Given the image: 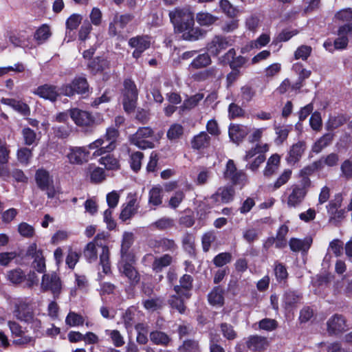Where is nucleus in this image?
I'll list each match as a JSON object with an SVG mask.
<instances>
[{
    "label": "nucleus",
    "instance_id": "nucleus-62",
    "mask_svg": "<svg viewBox=\"0 0 352 352\" xmlns=\"http://www.w3.org/2000/svg\"><path fill=\"white\" fill-rule=\"evenodd\" d=\"M232 260V255L228 252H223L219 254L214 258V263L217 267H221L228 263H230Z\"/></svg>",
    "mask_w": 352,
    "mask_h": 352
},
{
    "label": "nucleus",
    "instance_id": "nucleus-5",
    "mask_svg": "<svg viewBox=\"0 0 352 352\" xmlns=\"http://www.w3.org/2000/svg\"><path fill=\"white\" fill-rule=\"evenodd\" d=\"M311 186L310 179L304 177L300 182L291 186L287 198V204L289 208H296L304 201Z\"/></svg>",
    "mask_w": 352,
    "mask_h": 352
},
{
    "label": "nucleus",
    "instance_id": "nucleus-40",
    "mask_svg": "<svg viewBox=\"0 0 352 352\" xmlns=\"http://www.w3.org/2000/svg\"><path fill=\"white\" fill-rule=\"evenodd\" d=\"M210 63L211 58L210 55L207 53H204L194 58L190 66L195 69H200L209 65Z\"/></svg>",
    "mask_w": 352,
    "mask_h": 352
},
{
    "label": "nucleus",
    "instance_id": "nucleus-57",
    "mask_svg": "<svg viewBox=\"0 0 352 352\" xmlns=\"http://www.w3.org/2000/svg\"><path fill=\"white\" fill-rule=\"evenodd\" d=\"M91 30V24L87 21H84L78 31V39L81 42H85L89 38Z\"/></svg>",
    "mask_w": 352,
    "mask_h": 352
},
{
    "label": "nucleus",
    "instance_id": "nucleus-4",
    "mask_svg": "<svg viewBox=\"0 0 352 352\" xmlns=\"http://www.w3.org/2000/svg\"><path fill=\"white\" fill-rule=\"evenodd\" d=\"M14 315L18 320L27 324L34 332H38L42 327L38 314H35L31 307L24 301L15 304Z\"/></svg>",
    "mask_w": 352,
    "mask_h": 352
},
{
    "label": "nucleus",
    "instance_id": "nucleus-18",
    "mask_svg": "<svg viewBox=\"0 0 352 352\" xmlns=\"http://www.w3.org/2000/svg\"><path fill=\"white\" fill-rule=\"evenodd\" d=\"M135 262V257L133 261H130V258H125L121 257V260L118 264L120 272L124 274L132 283H137L139 280V277L137 271L133 267L132 264Z\"/></svg>",
    "mask_w": 352,
    "mask_h": 352
},
{
    "label": "nucleus",
    "instance_id": "nucleus-36",
    "mask_svg": "<svg viewBox=\"0 0 352 352\" xmlns=\"http://www.w3.org/2000/svg\"><path fill=\"white\" fill-rule=\"evenodd\" d=\"M333 134L326 133L319 138L313 145L312 151L318 153L322 150L329 146L333 140Z\"/></svg>",
    "mask_w": 352,
    "mask_h": 352
},
{
    "label": "nucleus",
    "instance_id": "nucleus-25",
    "mask_svg": "<svg viewBox=\"0 0 352 352\" xmlns=\"http://www.w3.org/2000/svg\"><path fill=\"white\" fill-rule=\"evenodd\" d=\"M1 103L10 106L16 111L22 115L28 116L30 113V109L28 105L21 101L16 100L12 98H4L1 100Z\"/></svg>",
    "mask_w": 352,
    "mask_h": 352
},
{
    "label": "nucleus",
    "instance_id": "nucleus-8",
    "mask_svg": "<svg viewBox=\"0 0 352 352\" xmlns=\"http://www.w3.org/2000/svg\"><path fill=\"white\" fill-rule=\"evenodd\" d=\"M153 134L154 132L150 127H140L134 134L129 137V141L139 148H152L154 147L151 141Z\"/></svg>",
    "mask_w": 352,
    "mask_h": 352
},
{
    "label": "nucleus",
    "instance_id": "nucleus-21",
    "mask_svg": "<svg viewBox=\"0 0 352 352\" xmlns=\"http://www.w3.org/2000/svg\"><path fill=\"white\" fill-rule=\"evenodd\" d=\"M139 208V203L134 197L131 198L126 204H123L122 209L120 215V219L126 221L131 219L137 213Z\"/></svg>",
    "mask_w": 352,
    "mask_h": 352
},
{
    "label": "nucleus",
    "instance_id": "nucleus-63",
    "mask_svg": "<svg viewBox=\"0 0 352 352\" xmlns=\"http://www.w3.org/2000/svg\"><path fill=\"white\" fill-rule=\"evenodd\" d=\"M345 121L346 119L342 116L331 117L329 118L327 124V128L328 130H333L342 125Z\"/></svg>",
    "mask_w": 352,
    "mask_h": 352
},
{
    "label": "nucleus",
    "instance_id": "nucleus-47",
    "mask_svg": "<svg viewBox=\"0 0 352 352\" xmlns=\"http://www.w3.org/2000/svg\"><path fill=\"white\" fill-rule=\"evenodd\" d=\"M82 20V16L78 14H72L66 20V33L68 31H73L76 30L80 24Z\"/></svg>",
    "mask_w": 352,
    "mask_h": 352
},
{
    "label": "nucleus",
    "instance_id": "nucleus-39",
    "mask_svg": "<svg viewBox=\"0 0 352 352\" xmlns=\"http://www.w3.org/2000/svg\"><path fill=\"white\" fill-rule=\"evenodd\" d=\"M219 6L223 13L228 16L234 18L239 13L238 9L234 7L228 0H220Z\"/></svg>",
    "mask_w": 352,
    "mask_h": 352
},
{
    "label": "nucleus",
    "instance_id": "nucleus-17",
    "mask_svg": "<svg viewBox=\"0 0 352 352\" xmlns=\"http://www.w3.org/2000/svg\"><path fill=\"white\" fill-rule=\"evenodd\" d=\"M234 195V189L232 186H228L218 188L217 192L212 195L211 200L217 204L230 202Z\"/></svg>",
    "mask_w": 352,
    "mask_h": 352
},
{
    "label": "nucleus",
    "instance_id": "nucleus-9",
    "mask_svg": "<svg viewBox=\"0 0 352 352\" xmlns=\"http://www.w3.org/2000/svg\"><path fill=\"white\" fill-rule=\"evenodd\" d=\"M41 287L43 291H50L54 298H57L61 292L62 283L57 274L51 272L43 274Z\"/></svg>",
    "mask_w": 352,
    "mask_h": 352
},
{
    "label": "nucleus",
    "instance_id": "nucleus-56",
    "mask_svg": "<svg viewBox=\"0 0 352 352\" xmlns=\"http://www.w3.org/2000/svg\"><path fill=\"white\" fill-rule=\"evenodd\" d=\"M312 49L309 45H302L298 47L294 52V58L296 60L302 59L307 60L310 56Z\"/></svg>",
    "mask_w": 352,
    "mask_h": 352
},
{
    "label": "nucleus",
    "instance_id": "nucleus-19",
    "mask_svg": "<svg viewBox=\"0 0 352 352\" xmlns=\"http://www.w3.org/2000/svg\"><path fill=\"white\" fill-rule=\"evenodd\" d=\"M33 93L39 97L54 101L58 96V91L56 87L50 85H44L37 87Z\"/></svg>",
    "mask_w": 352,
    "mask_h": 352
},
{
    "label": "nucleus",
    "instance_id": "nucleus-30",
    "mask_svg": "<svg viewBox=\"0 0 352 352\" xmlns=\"http://www.w3.org/2000/svg\"><path fill=\"white\" fill-rule=\"evenodd\" d=\"M312 243L311 238H305L304 239H298L296 238L291 239L289 241V247L294 252H306L307 251Z\"/></svg>",
    "mask_w": 352,
    "mask_h": 352
},
{
    "label": "nucleus",
    "instance_id": "nucleus-52",
    "mask_svg": "<svg viewBox=\"0 0 352 352\" xmlns=\"http://www.w3.org/2000/svg\"><path fill=\"white\" fill-rule=\"evenodd\" d=\"M143 304L146 310L154 311L162 307L164 301L160 298H150L144 300Z\"/></svg>",
    "mask_w": 352,
    "mask_h": 352
},
{
    "label": "nucleus",
    "instance_id": "nucleus-48",
    "mask_svg": "<svg viewBox=\"0 0 352 352\" xmlns=\"http://www.w3.org/2000/svg\"><path fill=\"white\" fill-rule=\"evenodd\" d=\"M151 340L156 344L166 345L170 342L169 337L164 332L153 331L150 334Z\"/></svg>",
    "mask_w": 352,
    "mask_h": 352
},
{
    "label": "nucleus",
    "instance_id": "nucleus-38",
    "mask_svg": "<svg viewBox=\"0 0 352 352\" xmlns=\"http://www.w3.org/2000/svg\"><path fill=\"white\" fill-rule=\"evenodd\" d=\"M51 34L50 28L47 25H43L36 30L34 37L38 44H42L50 37Z\"/></svg>",
    "mask_w": 352,
    "mask_h": 352
},
{
    "label": "nucleus",
    "instance_id": "nucleus-60",
    "mask_svg": "<svg viewBox=\"0 0 352 352\" xmlns=\"http://www.w3.org/2000/svg\"><path fill=\"white\" fill-rule=\"evenodd\" d=\"M105 332L111 337L116 346L119 347L124 344V338L118 330H106Z\"/></svg>",
    "mask_w": 352,
    "mask_h": 352
},
{
    "label": "nucleus",
    "instance_id": "nucleus-1",
    "mask_svg": "<svg viewBox=\"0 0 352 352\" xmlns=\"http://www.w3.org/2000/svg\"><path fill=\"white\" fill-rule=\"evenodd\" d=\"M119 133L113 128H108L106 134L90 143L87 146H71L67 154L68 161L72 164L81 165L87 163L90 157L89 150H94V157H98L115 149Z\"/></svg>",
    "mask_w": 352,
    "mask_h": 352
},
{
    "label": "nucleus",
    "instance_id": "nucleus-31",
    "mask_svg": "<svg viewBox=\"0 0 352 352\" xmlns=\"http://www.w3.org/2000/svg\"><path fill=\"white\" fill-rule=\"evenodd\" d=\"M87 173L89 175L90 180L93 183H101L105 179V173L103 168L89 164L87 168Z\"/></svg>",
    "mask_w": 352,
    "mask_h": 352
},
{
    "label": "nucleus",
    "instance_id": "nucleus-33",
    "mask_svg": "<svg viewBox=\"0 0 352 352\" xmlns=\"http://www.w3.org/2000/svg\"><path fill=\"white\" fill-rule=\"evenodd\" d=\"M223 290L219 287H214L208 294V299L210 305L221 307L223 305Z\"/></svg>",
    "mask_w": 352,
    "mask_h": 352
},
{
    "label": "nucleus",
    "instance_id": "nucleus-27",
    "mask_svg": "<svg viewBox=\"0 0 352 352\" xmlns=\"http://www.w3.org/2000/svg\"><path fill=\"white\" fill-rule=\"evenodd\" d=\"M133 243V234L131 232H124L121 245V257L124 259L130 258L133 261L134 255L129 252V250Z\"/></svg>",
    "mask_w": 352,
    "mask_h": 352
},
{
    "label": "nucleus",
    "instance_id": "nucleus-59",
    "mask_svg": "<svg viewBox=\"0 0 352 352\" xmlns=\"http://www.w3.org/2000/svg\"><path fill=\"white\" fill-rule=\"evenodd\" d=\"M184 130L182 125L174 124L170 126L167 132V137L169 140H175L179 138L183 134Z\"/></svg>",
    "mask_w": 352,
    "mask_h": 352
},
{
    "label": "nucleus",
    "instance_id": "nucleus-34",
    "mask_svg": "<svg viewBox=\"0 0 352 352\" xmlns=\"http://www.w3.org/2000/svg\"><path fill=\"white\" fill-rule=\"evenodd\" d=\"M10 43L15 47H26L28 38L24 32H11L8 34Z\"/></svg>",
    "mask_w": 352,
    "mask_h": 352
},
{
    "label": "nucleus",
    "instance_id": "nucleus-6",
    "mask_svg": "<svg viewBox=\"0 0 352 352\" xmlns=\"http://www.w3.org/2000/svg\"><path fill=\"white\" fill-rule=\"evenodd\" d=\"M35 180L37 186L46 192L48 198H54L60 194V188L54 186V180L47 170L38 169L35 175Z\"/></svg>",
    "mask_w": 352,
    "mask_h": 352
},
{
    "label": "nucleus",
    "instance_id": "nucleus-22",
    "mask_svg": "<svg viewBox=\"0 0 352 352\" xmlns=\"http://www.w3.org/2000/svg\"><path fill=\"white\" fill-rule=\"evenodd\" d=\"M176 294L173 295L168 300L172 308L177 309L180 314H184L186 309L184 306V300L186 297L182 294V290L179 286L174 288Z\"/></svg>",
    "mask_w": 352,
    "mask_h": 352
},
{
    "label": "nucleus",
    "instance_id": "nucleus-35",
    "mask_svg": "<svg viewBox=\"0 0 352 352\" xmlns=\"http://www.w3.org/2000/svg\"><path fill=\"white\" fill-rule=\"evenodd\" d=\"M210 138L206 132H201L195 135L192 139L191 144L194 149H201L209 146Z\"/></svg>",
    "mask_w": 352,
    "mask_h": 352
},
{
    "label": "nucleus",
    "instance_id": "nucleus-23",
    "mask_svg": "<svg viewBox=\"0 0 352 352\" xmlns=\"http://www.w3.org/2000/svg\"><path fill=\"white\" fill-rule=\"evenodd\" d=\"M229 137L235 143L241 142L248 133V129L243 125L232 124L229 127Z\"/></svg>",
    "mask_w": 352,
    "mask_h": 352
},
{
    "label": "nucleus",
    "instance_id": "nucleus-58",
    "mask_svg": "<svg viewBox=\"0 0 352 352\" xmlns=\"http://www.w3.org/2000/svg\"><path fill=\"white\" fill-rule=\"evenodd\" d=\"M292 170L289 169L285 170L281 175L278 177L276 181L273 185L274 190L278 189L280 187L285 184L291 178Z\"/></svg>",
    "mask_w": 352,
    "mask_h": 352
},
{
    "label": "nucleus",
    "instance_id": "nucleus-15",
    "mask_svg": "<svg viewBox=\"0 0 352 352\" xmlns=\"http://www.w3.org/2000/svg\"><path fill=\"white\" fill-rule=\"evenodd\" d=\"M231 45L230 40L228 38L217 36L208 43L207 50L211 55L218 56Z\"/></svg>",
    "mask_w": 352,
    "mask_h": 352
},
{
    "label": "nucleus",
    "instance_id": "nucleus-10",
    "mask_svg": "<svg viewBox=\"0 0 352 352\" xmlns=\"http://www.w3.org/2000/svg\"><path fill=\"white\" fill-rule=\"evenodd\" d=\"M129 45L134 49L132 56L138 58L142 54L148 49L151 45V38L148 35H138L133 36L129 40Z\"/></svg>",
    "mask_w": 352,
    "mask_h": 352
},
{
    "label": "nucleus",
    "instance_id": "nucleus-12",
    "mask_svg": "<svg viewBox=\"0 0 352 352\" xmlns=\"http://www.w3.org/2000/svg\"><path fill=\"white\" fill-rule=\"evenodd\" d=\"M89 88L87 81L84 77H76L71 84H67L62 87V93L67 96H73L75 93L84 94Z\"/></svg>",
    "mask_w": 352,
    "mask_h": 352
},
{
    "label": "nucleus",
    "instance_id": "nucleus-14",
    "mask_svg": "<svg viewBox=\"0 0 352 352\" xmlns=\"http://www.w3.org/2000/svg\"><path fill=\"white\" fill-rule=\"evenodd\" d=\"M69 115L75 124L79 126H89L95 123L93 116L85 111L73 109L69 111Z\"/></svg>",
    "mask_w": 352,
    "mask_h": 352
},
{
    "label": "nucleus",
    "instance_id": "nucleus-3",
    "mask_svg": "<svg viewBox=\"0 0 352 352\" xmlns=\"http://www.w3.org/2000/svg\"><path fill=\"white\" fill-rule=\"evenodd\" d=\"M105 238L106 235L104 234H98L94 241L89 242L86 245L84 255L89 263L94 262L98 257V249H100V264L102 267V272L107 274L111 272L109 250L106 245L98 243L99 239H104Z\"/></svg>",
    "mask_w": 352,
    "mask_h": 352
},
{
    "label": "nucleus",
    "instance_id": "nucleus-64",
    "mask_svg": "<svg viewBox=\"0 0 352 352\" xmlns=\"http://www.w3.org/2000/svg\"><path fill=\"white\" fill-rule=\"evenodd\" d=\"M180 352H199L198 344L195 341H185L179 349Z\"/></svg>",
    "mask_w": 352,
    "mask_h": 352
},
{
    "label": "nucleus",
    "instance_id": "nucleus-32",
    "mask_svg": "<svg viewBox=\"0 0 352 352\" xmlns=\"http://www.w3.org/2000/svg\"><path fill=\"white\" fill-rule=\"evenodd\" d=\"M306 148L305 142H298L291 148L287 161L289 163H295L299 160Z\"/></svg>",
    "mask_w": 352,
    "mask_h": 352
},
{
    "label": "nucleus",
    "instance_id": "nucleus-45",
    "mask_svg": "<svg viewBox=\"0 0 352 352\" xmlns=\"http://www.w3.org/2000/svg\"><path fill=\"white\" fill-rule=\"evenodd\" d=\"M300 300V296L294 292H287L284 296V306L287 310L293 308Z\"/></svg>",
    "mask_w": 352,
    "mask_h": 352
},
{
    "label": "nucleus",
    "instance_id": "nucleus-54",
    "mask_svg": "<svg viewBox=\"0 0 352 352\" xmlns=\"http://www.w3.org/2000/svg\"><path fill=\"white\" fill-rule=\"evenodd\" d=\"M204 95L201 94H197L188 99L184 100L181 109L182 110L191 109L196 107L198 103L203 99Z\"/></svg>",
    "mask_w": 352,
    "mask_h": 352
},
{
    "label": "nucleus",
    "instance_id": "nucleus-7",
    "mask_svg": "<svg viewBox=\"0 0 352 352\" xmlns=\"http://www.w3.org/2000/svg\"><path fill=\"white\" fill-rule=\"evenodd\" d=\"M138 96V91L135 82L131 79H126L124 81L122 90V104L126 113H131L135 109Z\"/></svg>",
    "mask_w": 352,
    "mask_h": 352
},
{
    "label": "nucleus",
    "instance_id": "nucleus-16",
    "mask_svg": "<svg viewBox=\"0 0 352 352\" xmlns=\"http://www.w3.org/2000/svg\"><path fill=\"white\" fill-rule=\"evenodd\" d=\"M235 56L236 52L234 49L232 48L229 50L224 56L220 58L219 60L222 63H229L230 67L232 69H239L246 64L248 58L242 56L236 57Z\"/></svg>",
    "mask_w": 352,
    "mask_h": 352
},
{
    "label": "nucleus",
    "instance_id": "nucleus-24",
    "mask_svg": "<svg viewBox=\"0 0 352 352\" xmlns=\"http://www.w3.org/2000/svg\"><path fill=\"white\" fill-rule=\"evenodd\" d=\"M248 348L252 351H261L268 346V342L264 337L259 336H252L246 341Z\"/></svg>",
    "mask_w": 352,
    "mask_h": 352
},
{
    "label": "nucleus",
    "instance_id": "nucleus-29",
    "mask_svg": "<svg viewBox=\"0 0 352 352\" xmlns=\"http://www.w3.org/2000/svg\"><path fill=\"white\" fill-rule=\"evenodd\" d=\"M280 164V156L277 154L272 155L267 160V164L263 170V175L270 177L275 174Z\"/></svg>",
    "mask_w": 352,
    "mask_h": 352
},
{
    "label": "nucleus",
    "instance_id": "nucleus-51",
    "mask_svg": "<svg viewBox=\"0 0 352 352\" xmlns=\"http://www.w3.org/2000/svg\"><path fill=\"white\" fill-rule=\"evenodd\" d=\"M184 198V192L181 190H177L170 197L168 206L172 209H176L179 206Z\"/></svg>",
    "mask_w": 352,
    "mask_h": 352
},
{
    "label": "nucleus",
    "instance_id": "nucleus-37",
    "mask_svg": "<svg viewBox=\"0 0 352 352\" xmlns=\"http://www.w3.org/2000/svg\"><path fill=\"white\" fill-rule=\"evenodd\" d=\"M218 18L206 12H198L196 15L197 22L201 26H210L214 24Z\"/></svg>",
    "mask_w": 352,
    "mask_h": 352
},
{
    "label": "nucleus",
    "instance_id": "nucleus-2",
    "mask_svg": "<svg viewBox=\"0 0 352 352\" xmlns=\"http://www.w3.org/2000/svg\"><path fill=\"white\" fill-rule=\"evenodd\" d=\"M169 17L175 30L182 33L185 40L196 41L206 34L201 28L194 27V15L189 8H175L169 12Z\"/></svg>",
    "mask_w": 352,
    "mask_h": 352
},
{
    "label": "nucleus",
    "instance_id": "nucleus-50",
    "mask_svg": "<svg viewBox=\"0 0 352 352\" xmlns=\"http://www.w3.org/2000/svg\"><path fill=\"white\" fill-rule=\"evenodd\" d=\"M291 126H280L275 128V133L276 135V138L275 139V142L277 144H282L287 138L288 134L291 130Z\"/></svg>",
    "mask_w": 352,
    "mask_h": 352
},
{
    "label": "nucleus",
    "instance_id": "nucleus-28",
    "mask_svg": "<svg viewBox=\"0 0 352 352\" xmlns=\"http://www.w3.org/2000/svg\"><path fill=\"white\" fill-rule=\"evenodd\" d=\"M352 30L351 25H345L340 28L338 38L335 41L334 45L336 49H343L348 43V34Z\"/></svg>",
    "mask_w": 352,
    "mask_h": 352
},
{
    "label": "nucleus",
    "instance_id": "nucleus-46",
    "mask_svg": "<svg viewBox=\"0 0 352 352\" xmlns=\"http://www.w3.org/2000/svg\"><path fill=\"white\" fill-rule=\"evenodd\" d=\"M172 262V258L168 254L156 258L153 263V269L155 272L161 271L164 267L168 266Z\"/></svg>",
    "mask_w": 352,
    "mask_h": 352
},
{
    "label": "nucleus",
    "instance_id": "nucleus-49",
    "mask_svg": "<svg viewBox=\"0 0 352 352\" xmlns=\"http://www.w3.org/2000/svg\"><path fill=\"white\" fill-rule=\"evenodd\" d=\"M22 135L25 144L28 146L36 144L38 140L36 133L29 127L24 128L22 130Z\"/></svg>",
    "mask_w": 352,
    "mask_h": 352
},
{
    "label": "nucleus",
    "instance_id": "nucleus-43",
    "mask_svg": "<svg viewBox=\"0 0 352 352\" xmlns=\"http://www.w3.org/2000/svg\"><path fill=\"white\" fill-rule=\"evenodd\" d=\"M109 63L107 60L100 58H94L91 60L88 67L94 73L102 72L108 67Z\"/></svg>",
    "mask_w": 352,
    "mask_h": 352
},
{
    "label": "nucleus",
    "instance_id": "nucleus-11",
    "mask_svg": "<svg viewBox=\"0 0 352 352\" xmlns=\"http://www.w3.org/2000/svg\"><path fill=\"white\" fill-rule=\"evenodd\" d=\"M133 19V15L131 14H116L112 21L109 23V33L111 36L120 34L122 30Z\"/></svg>",
    "mask_w": 352,
    "mask_h": 352
},
{
    "label": "nucleus",
    "instance_id": "nucleus-42",
    "mask_svg": "<svg viewBox=\"0 0 352 352\" xmlns=\"http://www.w3.org/2000/svg\"><path fill=\"white\" fill-rule=\"evenodd\" d=\"M99 162L100 164L104 166L107 170H118L120 168L119 161L111 155L102 157Z\"/></svg>",
    "mask_w": 352,
    "mask_h": 352
},
{
    "label": "nucleus",
    "instance_id": "nucleus-61",
    "mask_svg": "<svg viewBox=\"0 0 352 352\" xmlns=\"http://www.w3.org/2000/svg\"><path fill=\"white\" fill-rule=\"evenodd\" d=\"M143 158V153L139 151L131 154L130 164L131 167L134 171H138L141 168V162Z\"/></svg>",
    "mask_w": 352,
    "mask_h": 352
},
{
    "label": "nucleus",
    "instance_id": "nucleus-13",
    "mask_svg": "<svg viewBox=\"0 0 352 352\" xmlns=\"http://www.w3.org/2000/svg\"><path fill=\"white\" fill-rule=\"evenodd\" d=\"M224 176L236 184L244 185L248 181L246 174L242 170H237L232 160H229L227 162Z\"/></svg>",
    "mask_w": 352,
    "mask_h": 352
},
{
    "label": "nucleus",
    "instance_id": "nucleus-53",
    "mask_svg": "<svg viewBox=\"0 0 352 352\" xmlns=\"http://www.w3.org/2000/svg\"><path fill=\"white\" fill-rule=\"evenodd\" d=\"M65 322L70 327L79 326L83 324L84 318L82 316L75 312L70 311L65 318Z\"/></svg>",
    "mask_w": 352,
    "mask_h": 352
},
{
    "label": "nucleus",
    "instance_id": "nucleus-26",
    "mask_svg": "<svg viewBox=\"0 0 352 352\" xmlns=\"http://www.w3.org/2000/svg\"><path fill=\"white\" fill-rule=\"evenodd\" d=\"M164 189L160 184L153 186L148 192V204L158 206L162 204Z\"/></svg>",
    "mask_w": 352,
    "mask_h": 352
},
{
    "label": "nucleus",
    "instance_id": "nucleus-55",
    "mask_svg": "<svg viewBox=\"0 0 352 352\" xmlns=\"http://www.w3.org/2000/svg\"><path fill=\"white\" fill-rule=\"evenodd\" d=\"M25 275L20 269L10 270L7 274V278L13 284H19L25 279Z\"/></svg>",
    "mask_w": 352,
    "mask_h": 352
},
{
    "label": "nucleus",
    "instance_id": "nucleus-44",
    "mask_svg": "<svg viewBox=\"0 0 352 352\" xmlns=\"http://www.w3.org/2000/svg\"><path fill=\"white\" fill-rule=\"evenodd\" d=\"M180 285H178L181 290L182 294L186 297V299L190 298V290L192 287V278L190 275H184L179 280Z\"/></svg>",
    "mask_w": 352,
    "mask_h": 352
},
{
    "label": "nucleus",
    "instance_id": "nucleus-41",
    "mask_svg": "<svg viewBox=\"0 0 352 352\" xmlns=\"http://www.w3.org/2000/svg\"><path fill=\"white\" fill-rule=\"evenodd\" d=\"M268 150L269 145L267 144H257L254 147L246 152L244 160L248 161L256 155L264 154Z\"/></svg>",
    "mask_w": 352,
    "mask_h": 352
},
{
    "label": "nucleus",
    "instance_id": "nucleus-20",
    "mask_svg": "<svg viewBox=\"0 0 352 352\" xmlns=\"http://www.w3.org/2000/svg\"><path fill=\"white\" fill-rule=\"evenodd\" d=\"M345 320L342 316L335 315L327 322L328 331L331 334H338L346 329Z\"/></svg>",
    "mask_w": 352,
    "mask_h": 352
}]
</instances>
